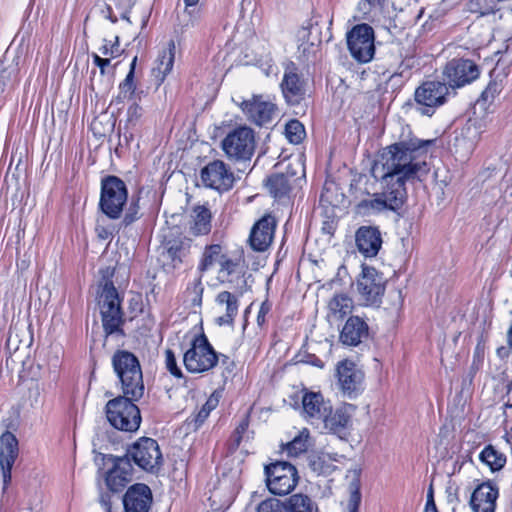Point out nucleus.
Returning a JSON list of instances; mask_svg holds the SVG:
<instances>
[{
  "instance_id": "nucleus-1",
  "label": "nucleus",
  "mask_w": 512,
  "mask_h": 512,
  "mask_svg": "<svg viewBox=\"0 0 512 512\" xmlns=\"http://www.w3.org/2000/svg\"><path fill=\"white\" fill-rule=\"evenodd\" d=\"M112 366L123 395L107 402V420L118 430L135 432L140 426L141 415L134 402L140 400L145 391L139 360L131 352L119 350L112 357Z\"/></svg>"
},
{
  "instance_id": "nucleus-2",
  "label": "nucleus",
  "mask_w": 512,
  "mask_h": 512,
  "mask_svg": "<svg viewBox=\"0 0 512 512\" xmlns=\"http://www.w3.org/2000/svg\"><path fill=\"white\" fill-rule=\"evenodd\" d=\"M432 143V140L410 138L386 147L372 167L373 177L391 186L400 184L405 188L406 181L420 179L429 172L421 154Z\"/></svg>"
},
{
  "instance_id": "nucleus-3",
  "label": "nucleus",
  "mask_w": 512,
  "mask_h": 512,
  "mask_svg": "<svg viewBox=\"0 0 512 512\" xmlns=\"http://www.w3.org/2000/svg\"><path fill=\"white\" fill-rule=\"evenodd\" d=\"M98 306L101 314L102 325L105 333L123 334V312L119 293L111 281H105L99 286Z\"/></svg>"
},
{
  "instance_id": "nucleus-4",
  "label": "nucleus",
  "mask_w": 512,
  "mask_h": 512,
  "mask_svg": "<svg viewBox=\"0 0 512 512\" xmlns=\"http://www.w3.org/2000/svg\"><path fill=\"white\" fill-rule=\"evenodd\" d=\"M255 146V133L247 126L233 129L221 141V148L226 157L236 162L250 160Z\"/></svg>"
},
{
  "instance_id": "nucleus-5",
  "label": "nucleus",
  "mask_w": 512,
  "mask_h": 512,
  "mask_svg": "<svg viewBox=\"0 0 512 512\" xmlns=\"http://www.w3.org/2000/svg\"><path fill=\"white\" fill-rule=\"evenodd\" d=\"M125 183L116 176H108L102 180L99 206L102 212L111 219H118L127 202Z\"/></svg>"
},
{
  "instance_id": "nucleus-6",
  "label": "nucleus",
  "mask_w": 512,
  "mask_h": 512,
  "mask_svg": "<svg viewBox=\"0 0 512 512\" xmlns=\"http://www.w3.org/2000/svg\"><path fill=\"white\" fill-rule=\"evenodd\" d=\"M219 356L204 334L196 336L191 347L184 353L183 363L191 373H203L212 369Z\"/></svg>"
},
{
  "instance_id": "nucleus-7",
  "label": "nucleus",
  "mask_w": 512,
  "mask_h": 512,
  "mask_svg": "<svg viewBox=\"0 0 512 512\" xmlns=\"http://www.w3.org/2000/svg\"><path fill=\"white\" fill-rule=\"evenodd\" d=\"M266 485L270 493L285 496L292 492L299 476L295 466L288 462H275L265 466Z\"/></svg>"
},
{
  "instance_id": "nucleus-8",
  "label": "nucleus",
  "mask_w": 512,
  "mask_h": 512,
  "mask_svg": "<svg viewBox=\"0 0 512 512\" xmlns=\"http://www.w3.org/2000/svg\"><path fill=\"white\" fill-rule=\"evenodd\" d=\"M449 89L445 83L440 81H425L414 93L417 110L427 116H431L436 108L446 101Z\"/></svg>"
},
{
  "instance_id": "nucleus-9",
  "label": "nucleus",
  "mask_w": 512,
  "mask_h": 512,
  "mask_svg": "<svg viewBox=\"0 0 512 512\" xmlns=\"http://www.w3.org/2000/svg\"><path fill=\"white\" fill-rule=\"evenodd\" d=\"M382 183V192L374 195L373 199L363 200L358 204V208L363 212H380L385 209L396 211L405 202L406 188L400 184L397 187L387 183Z\"/></svg>"
},
{
  "instance_id": "nucleus-10",
  "label": "nucleus",
  "mask_w": 512,
  "mask_h": 512,
  "mask_svg": "<svg viewBox=\"0 0 512 512\" xmlns=\"http://www.w3.org/2000/svg\"><path fill=\"white\" fill-rule=\"evenodd\" d=\"M136 465L148 472L157 471L163 461L162 453L156 440L142 437L127 452Z\"/></svg>"
},
{
  "instance_id": "nucleus-11",
  "label": "nucleus",
  "mask_w": 512,
  "mask_h": 512,
  "mask_svg": "<svg viewBox=\"0 0 512 512\" xmlns=\"http://www.w3.org/2000/svg\"><path fill=\"white\" fill-rule=\"evenodd\" d=\"M347 44L353 58L359 62H369L374 55V31L367 24L354 26L347 34Z\"/></svg>"
},
{
  "instance_id": "nucleus-12",
  "label": "nucleus",
  "mask_w": 512,
  "mask_h": 512,
  "mask_svg": "<svg viewBox=\"0 0 512 512\" xmlns=\"http://www.w3.org/2000/svg\"><path fill=\"white\" fill-rule=\"evenodd\" d=\"M201 181L207 188L225 192L232 188L234 174L222 160H214L201 170Z\"/></svg>"
},
{
  "instance_id": "nucleus-13",
  "label": "nucleus",
  "mask_w": 512,
  "mask_h": 512,
  "mask_svg": "<svg viewBox=\"0 0 512 512\" xmlns=\"http://www.w3.org/2000/svg\"><path fill=\"white\" fill-rule=\"evenodd\" d=\"M357 289L367 305H375L380 302L385 290L383 277L375 268L363 267L362 274L357 281Z\"/></svg>"
},
{
  "instance_id": "nucleus-14",
  "label": "nucleus",
  "mask_w": 512,
  "mask_h": 512,
  "mask_svg": "<svg viewBox=\"0 0 512 512\" xmlns=\"http://www.w3.org/2000/svg\"><path fill=\"white\" fill-rule=\"evenodd\" d=\"M240 108L249 121L259 126L269 123L276 112V105L263 95L242 101Z\"/></svg>"
},
{
  "instance_id": "nucleus-15",
  "label": "nucleus",
  "mask_w": 512,
  "mask_h": 512,
  "mask_svg": "<svg viewBox=\"0 0 512 512\" xmlns=\"http://www.w3.org/2000/svg\"><path fill=\"white\" fill-rule=\"evenodd\" d=\"M478 66L468 59H454L447 63L444 75L451 87H462L479 76Z\"/></svg>"
},
{
  "instance_id": "nucleus-16",
  "label": "nucleus",
  "mask_w": 512,
  "mask_h": 512,
  "mask_svg": "<svg viewBox=\"0 0 512 512\" xmlns=\"http://www.w3.org/2000/svg\"><path fill=\"white\" fill-rule=\"evenodd\" d=\"M18 440L14 434L9 431L3 433L0 437V467L3 478V491H5L11 481V470L18 457Z\"/></svg>"
},
{
  "instance_id": "nucleus-17",
  "label": "nucleus",
  "mask_w": 512,
  "mask_h": 512,
  "mask_svg": "<svg viewBox=\"0 0 512 512\" xmlns=\"http://www.w3.org/2000/svg\"><path fill=\"white\" fill-rule=\"evenodd\" d=\"M246 268L247 265L242 250L228 253L219 265L217 279L224 284L237 283L244 277Z\"/></svg>"
},
{
  "instance_id": "nucleus-18",
  "label": "nucleus",
  "mask_w": 512,
  "mask_h": 512,
  "mask_svg": "<svg viewBox=\"0 0 512 512\" xmlns=\"http://www.w3.org/2000/svg\"><path fill=\"white\" fill-rule=\"evenodd\" d=\"M353 410L352 405H343L335 410L330 406V411L321 419L324 429L341 439L346 438L351 427Z\"/></svg>"
},
{
  "instance_id": "nucleus-19",
  "label": "nucleus",
  "mask_w": 512,
  "mask_h": 512,
  "mask_svg": "<svg viewBox=\"0 0 512 512\" xmlns=\"http://www.w3.org/2000/svg\"><path fill=\"white\" fill-rule=\"evenodd\" d=\"M276 228V220L271 215H265L259 219L252 227L249 235V244L251 248L258 252H263L271 245Z\"/></svg>"
},
{
  "instance_id": "nucleus-20",
  "label": "nucleus",
  "mask_w": 512,
  "mask_h": 512,
  "mask_svg": "<svg viewBox=\"0 0 512 512\" xmlns=\"http://www.w3.org/2000/svg\"><path fill=\"white\" fill-rule=\"evenodd\" d=\"M151 504L152 492L142 483L130 486L123 498L125 512H149Z\"/></svg>"
},
{
  "instance_id": "nucleus-21",
  "label": "nucleus",
  "mask_w": 512,
  "mask_h": 512,
  "mask_svg": "<svg viewBox=\"0 0 512 512\" xmlns=\"http://www.w3.org/2000/svg\"><path fill=\"white\" fill-rule=\"evenodd\" d=\"M302 416L311 423L321 421L330 411V401H326L320 392L303 389Z\"/></svg>"
},
{
  "instance_id": "nucleus-22",
  "label": "nucleus",
  "mask_w": 512,
  "mask_h": 512,
  "mask_svg": "<svg viewBox=\"0 0 512 512\" xmlns=\"http://www.w3.org/2000/svg\"><path fill=\"white\" fill-rule=\"evenodd\" d=\"M358 251L366 258L375 257L381 246L382 236L377 227L361 226L355 234Z\"/></svg>"
},
{
  "instance_id": "nucleus-23",
  "label": "nucleus",
  "mask_w": 512,
  "mask_h": 512,
  "mask_svg": "<svg viewBox=\"0 0 512 512\" xmlns=\"http://www.w3.org/2000/svg\"><path fill=\"white\" fill-rule=\"evenodd\" d=\"M281 89L285 100L290 105H298L304 99V81L296 73L293 65L286 68L281 82Z\"/></svg>"
},
{
  "instance_id": "nucleus-24",
  "label": "nucleus",
  "mask_w": 512,
  "mask_h": 512,
  "mask_svg": "<svg viewBox=\"0 0 512 512\" xmlns=\"http://www.w3.org/2000/svg\"><path fill=\"white\" fill-rule=\"evenodd\" d=\"M498 494V489L490 482L477 486L470 500L473 512H495Z\"/></svg>"
},
{
  "instance_id": "nucleus-25",
  "label": "nucleus",
  "mask_w": 512,
  "mask_h": 512,
  "mask_svg": "<svg viewBox=\"0 0 512 512\" xmlns=\"http://www.w3.org/2000/svg\"><path fill=\"white\" fill-rule=\"evenodd\" d=\"M300 181L301 177L297 176L296 171L290 170L289 166L285 173L271 175L267 179L266 186L274 198H282L287 196Z\"/></svg>"
},
{
  "instance_id": "nucleus-26",
  "label": "nucleus",
  "mask_w": 512,
  "mask_h": 512,
  "mask_svg": "<svg viewBox=\"0 0 512 512\" xmlns=\"http://www.w3.org/2000/svg\"><path fill=\"white\" fill-rule=\"evenodd\" d=\"M132 480V466L129 458H118L112 469L106 475V485L109 490L118 492Z\"/></svg>"
},
{
  "instance_id": "nucleus-27",
  "label": "nucleus",
  "mask_w": 512,
  "mask_h": 512,
  "mask_svg": "<svg viewBox=\"0 0 512 512\" xmlns=\"http://www.w3.org/2000/svg\"><path fill=\"white\" fill-rule=\"evenodd\" d=\"M367 323L359 316H351L340 333V341L347 346H357L368 337Z\"/></svg>"
},
{
  "instance_id": "nucleus-28",
  "label": "nucleus",
  "mask_w": 512,
  "mask_h": 512,
  "mask_svg": "<svg viewBox=\"0 0 512 512\" xmlns=\"http://www.w3.org/2000/svg\"><path fill=\"white\" fill-rule=\"evenodd\" d=\"M338 381L343 392L351 394L359 389L363 373L350 361H342L337 366Z\"/></svg>"
},
{
  "instance_id": "nucleus-29",
  "label": "nucleus",
  "mask_w": 512,
  "mask_h": 512,
  "mask_svg": "<svg viewBox=\"0 0 512 512\" xmlns=\"http://www.w3.org/2000/svg\"><path fill=\"white\" fill-rule=\"evenodd\" d=\"M175 48L176 47L174 42L170 41L167 47L159 52L158 57L155 60V65L152 68V76L158 85L163 83L166 76L171 72L173 68Z\"/></svg>"
},
{
  "instance_id": "nucleus-30",
  "label": "nucleus",
  "mask_w": 512,
  "mask_h": 512,
  "mask_svg": "<svg viewBox=\"0 0 512 512\" xmlns=\"http://www.w3.org/2000/svg\"><path fill=\"white\" fill-rule=\"evenodd\" d=\"M189 228L193 235H206L211 230V213L205 206H196L191 213Z\"/></svg>"
},
{
  "instance_id": "nucleus-31",
  "label": "nucleus",
  "mask_w": 512,
  "mask_h": 512,
  "mask_svg": "<svg viewBox=\"0 0 512 512\" xmlns=\"http://www.w3.org/2000/svg\"><path fill=\"white\" fill-rule=\"evenodd\" d=\"M216 302L220 306H225V314L218 317V324L231 325L238 314L237 297L228 291H222L217 295Z\"/></svg>"
},
{
  "instance_id": "nucleus-32",
  "label": "nucleus",
  "mask_w": 512,
  "mask_h": 512,
  "mask_svg": "<svg viewBox=\"0 0 512 512\" xmlns=\"http://www.w3.org/2000/svg\"><path fill=\"white\" fill-rule=\"evenodd\" d=\"M385 6L386 0H361L357 10L360 18L375 23L383 18Z\"/></svg>"
},
{
  "instance_id": "nucleus-33",
  "label": "nucleus",
  "mask_w": 512,
  "mask_h": 512,
  "mask_svg": "<svg viewBox=\"0 0 512 512\" xmlns=\"http://www.w3.org/2000/svg\"><path fill=\"white\" fill-rule=\"evenodd\" d=\"M353 309V301L344 294L335 295L328 303V318L333 321L342 320Z\"/></svg>"
},
{
  "instance_id": "nucleus-34",
  "label": "nucleus",
  "mask_w": 512,
  "mask_h": 512,
  "mask_svg": "<svg viewBox=\"0 0 512 512\" xmlns=\"http://www.w3.org/2000/svg\"><path fill=\"white\" fill-rule=\"evenodd\" d=\"M479 460L492 472L500 471L506 464V456L493 445H487L479 454Z\"/></svg>"
},
{
  "instance_id": "nucleus-35",
  "label": "nucleus",
  "mask_w": 512,
  "mask_h": 512,
  "mask_svg": "<svg viewBox=\"0 0 512 512\" xmlns=\"http://www.w3.org/2000/svg\"><path fill=\"white\" fill-rule=\"evenodd\" d=\"M228 253L223 252L219 244H212L205 247L202 260L199 264L201 272L209 270L214 265H220Z\"/></svg>"
},
{
  "instance_id": "nucleus-36",
  "label": "nucleus",
  "mask_w": 512,
  "mask_h": 512,
  "mask_svg": "<svg viewBox=\"0 0 512 512\" xmlns=\"http://www.w3.org/2000/svg\"><path fill=\"white\" fill-rule=\"evenodd\" d=\"M285 512H313L312 500L304 494L298 493L290 496L282 504Z\"/></svg>"
},
{
  "instance_id": "nucleus-37",
  "label": "nucleus",
  "mask_w": 512,
  "mask_h": 512,
  "mask_svg": "<svg viewBox=\"0 0 512 512\" xmlns=\"http://www.w3.org/2000/svg\"><path fill=\"white\" fill-rule=\"evenodd\" d=\"M310 433L307 428H303L291 442L287 444V452L291 456H298L305 452L309 447Z\"/></svg>"
},
{
  "instance_id": "nucleus-38",
  "label": "nucleus",
  "mask_w": 512,
  "mask_h": 512,
  "mask_svg": "<svg viewBox=\"0 0 512 512\" xmlns=\"http://www.w3.org/2000/svg\"><path fill=\"white\" fill-rule=\"evenodd\" d=\"M285 134L290 143L298 144L304 137V126L298 120H291L286 124Z\"/></svg>"
},
{
  "instance_id": "nucleus-39",
  "label": "nucleus",
  "mask_w": 512,
  "mask_h": 512,
  "mask_svg": "<svg viewBox=\"0 0 512 512\" xmlns=\"http://www.w3.org/2000/svg\"><path fill=\"white\" fill-rule=\"evenodd\" d=\"M99 51L105 58H110V60L120 56L122 50L120 48L119 37L116 36L114 41L104 39Z\"/></svg>"
},
{
  "instance_id": "nucleus-40",
  "label": "nucleus",
  "mask_w": 512,
  "mask_h": 512,
  "mask_svg": "<svg viewBox=\"0 0 512 512\" xmlns=\"http://www.w3.org/2000/svg\"><path fill=\"white\" fill-rule=\"evenodd\" d=\"M218 405V399L210 397L207 399L202 408L198 411L195 422L196 426H200L209 416L210 412L214 410Z\"/></svg>"
},
{
  "instance_id": "nucleus-41",
  "label": "nucleus",
  "mask_w": 512,
  "mask_h": 512,
  "mask_svg": "<svg viewBox=\"0 0 512 512\" xmlns=\"http://www.w3.org/2000/svg\"><path fill=\"white\" fill-rule=\"evenodd\" d=\"M329 459L330 457L327 454L318 456L311 462L313 470L317 471L319 474L332 473V471L335 469V466L327 463Z\"/></svg>"
},
{
  "instance_id": "nucleus-42",
  "label": "nucleus",
  "mask_w": 512,
  "mask_h": 512,
  "mask_svg": "<svg viewBox=\"0 0 512 512\" xmlns=\"http://www.w3.org/2000/svg\"><path fill=\"white\" fill-rule=\"evenodd\" d=\"M199 0H184L186 5L185 12L190 16L189 22L185 26L194 27L200 19V9L196 8V4Z\"/></svg>"
},
{
  "instance_id": "nucleus-43",
  "label": "nucleus",
  "mask_w": 512,
  "mask_h": 512,
  "mask_svg": "<svg viewBox=\"0 0 512 512\" xmlns=\"http://www.w3.org/2000/svg\"><path fill=\"white\" fill-rule=\"evenodd\" d=\"M7 351L9 352V357L6 360V365H9V362L15 363L16 359H14V356L18 358V351H19V345H18V339L17 335H13L12 333H9L7 342H6Z\"/></svg>"
},
{
  "instance_id": "nucleus-44",
  "label": "nucleus",
  "mask_w": 512,
  "mask_h": 512,
  "mask_svg": "<svg viewBox=\"0 0 512 512\" xmlns=\"http://www.w3.org/2000/svg\"><path fill=\"white\" fill-rule=\"evenodd\" d=\"M165 364L167 370L175 377L181 378L182 377V371L177 366L176 358L172 350L167 349L165 351Z\"/></svg>"
},
{
  "instance_id": "nucleus-45",
  "label": "nucleus",
  "mask_w": 512,
  "mask_h": 512,
  "mask_svg": "<svg viewBox=\"0 0 512 512\" xmlns=\"http://www.w3.org/2000/svg\"><path fill=\"white\" fill-rule=\"evenodd\" d=\"M120 88V95L123 98H130L134 91H135V84H134V77L132 76V73H128L123 80V82L119 86Z\"/></svg>"
},
{
  "instance_id": "nucleus-46",
  "label": "nucleus",
  "mask_w": 512,
  "mask_h": 512,
  "mask_svg": "<svg viewBox=\"0 0 512 512\" xmlns=\"http://www.w3.org/2000/svg\"><path fill=\"white\" fill-rule=\"evenodd\" d=\"M281 506L279 500L269 498L259 503L257 512H281Z\"/></svg>"
},
{
  "instance_id": "nucleus-47",
  "label": "nucleus",
  "mask_w": 512,
  "mask_h": 512,
  "mask_svg": "<svg viewBox=\"0 0 512 512\" xmlns=\"http://www.w3.org/2000/svg\"><path fill=\"white\" fill-rule=\"evenodd\" d=\"M167 252L172 260L181 259L182 256V243L178 241L167 243Z\"/></svg>"
},
{
  "instance_id": "nucleus-48",
  "label": "nucleus",
  "mask_w": 512,
  "mask_h": 512,
  "mask_svg": "<svg viewBox=\"0 0 512 512\" xmlns=\"http://www.w3.org/2000/svg\"><path fill=\"white\" fill-rule=\"evenodd\" d=\"M93 63L99 67L100 73L102 75L107 73V69L111 66V60L110 58H102L98 54L93 53L92 54Z\"/></svg>"
},
{
  "instance_id": "nucleus-49",
  "label": "nucleus",
  "mask_w": 512,
  "mask_h": 512,
  "mask_svg": "<svg viewBox=\"0 0 512 512\" xmlns=\"http://www.w3.org/2000/svg\"><path fill=\"white\" fill-rule=\"evenodd\" d=\"M360 498V493L357 489L351 493L348 503L349 512H358Z\"/></svg>"
},
{
  "instance_id": "nucleus-50",
  "label": "nucleus",
  "mask_w": 512,
  "mask_h": 512,
  "mask_svg": "<svg viewBox=\"0 0 512 512\" xmlns=\"http://www.w3.org/2000/svg\"><path fill=\"white\" fill-rule=\"evenodd\" d=\"M129 121H137L141 116V107L137 104H133L128 108L127 111Z\"/></svg>"
},
{
  "instance_id": "nucleus-51",
  "label": "nucleus",
  "mask_w": 512,
  "mask_h": 512,
  "mask_svg": "<svg viewBox=\"0 0 512 512\" xmlns=\"http://www.w3.org/2000/svg\"><path fill=\"white\" fill-rule=\"evenodd\" d=\"M497 93V85L496 84H490L481 94V98L484 101L492 100Z\"/></svg>"
},
{
  "instance_id": "nucleus-52",
  "label": "nucleus",
  "mask_w": 512,
  "mask_h": 512,
  "mask_svg": "<svg viewBox=\"0 0 512 512\" xmlns=\"http://www.w3.org/2000/svg\"><path fill=\"white\" fill-rule=\"evenodd\" d=\"M424 512H438L434 498H433L432 489H430V491L427 495V501H426Z\"/></svg>"
},
{
  "instance_id": "nucleus-53",
  "label": "nucleus",
  "mask_w": 512,
  "mask_h": 512,
  "mask_svg": "<svg viewBox=\"0 0 512 512\" xmlns=\"http://www.w3.org/2000/svg\"><path fill=\"white\" fill-rule=\"evenodd\" d=\"M101 13L106 19H109L112 23H116L118 20V17L114 13L111 4H107L106 7L101 10Z\"/></svg>"
},
{
  "instance_id": "nucleus-54",
  "label": "nucleus",
  "mask_w": 512,
  "mask_h": 512,
  "mask_svg": "<svg viewBox=\"0 0 512 512\" xmlns=\"http://www.w3.org/2000/svg\"><path fill=\"white\" fill-rule=\"evenodd\" d=\"M248 428V423L246 421H242L235 429V442L239 445L241 441L242 434L246 432Z\"/></svg>"
},
{
  "instance_id": "nucleus-55",
  "label": "nucleus",
  "mask_w": 512,
  "mask_h": 512,
  "mask_svg": "<svg viewBox=\"0 0 512 512\" xmlns=\"http://www.w3.org/2000/svg\"><path fill=\"white\" fill-rule=\"evenodd\" d=\"M270 310V306L267 303H262L260 310L257 315V322L262 325L265 322V317Z\"/></svg>"
},
{
  "instance_id": "nucleus-56",
  "label": "nucleus",
  "mask_w": 512,
  "mask_h": 512,
  "mask_svg": "<svg viewBox=\"0 0 512 512\" xmlns=\"http://www.w3.org/2000/svg\"><path fill=\"white\" fill-rule=\"evenodd\" d=\"M193 292L198 297V303H200L201 302V296H202V293H203V287H202V283H201L200 279H196L193 282Z\"/></svg>"
},
{
  "instance_id": "nucleus-57",
  "label": "nucleus",
  "mask_w": 512,
  "mask_h": 512,
  "mask_svg": "<svg viewBox=\"0 0 512 512\" xmlns=\"http://www.w3.org/2000/svg\"><path fill=\"white\" fill-rule=\"evenodd\" d=\"M509 352H511V350L509 349V346L508 347H500L497 349V354L501 358L508 357Z\"/></svg>"
},
{
  "instance_id": "nucleus-58",
  "label": "nucleus",
  "mask_w": 512,
  "mask_h": 512,
  "mask_svg": "<svg viewBox=\"0 0 512 512\" xmlns=\"http://www.w3.org/2000/svg\"><path fill=\"white\" fill-rule=\"evenodd\" d=\"M136 214H132V213H127L124 217V223L126 225H129L131 224L132 222H134L136 220Z\"/></svg>"
},
{
  "instance_id": "nucleus-59",
  "label": "nucleus",
  "mask_w": 512,
  "mask_h": 512,
  "mask_svg": "<svg viewBox=\"0 0 512 512\" xmlns=\"http://www.w3.org/2000/svg\"><path fill=\"white\" fill-rule=\"evenodd\" d=\"M119 15L121 19L129 21V10L128 9H122L119 11Z\"/></svg>"
},
{
  "instance_id": "nucleus-60",
  "label": "nucleus",
  "mask_w": 512,
  "mask_h": 512,
  "mask_svg": "<svg viewBox=\"0 0 512 512\" xmlns=\"http://www.w3.org/2000/svg\"><path fill=\"white\" fill-rule=\"evenodd\" d=\"M137 62V56H135L130 64V70L128 73H132V76L134 77V70Z\"/></svg>"
},
{
  "instance_id": "nucleus-61",
  "label": "nucleus",
  "mask_w": 512,
  "mask_h": 512,
  "mask_svg": "<svg viewBox=\"0 0 512 512\" xmlns=\"http://www.w3.org/2000/svg\"><path fill=\"white\" fill-rule=\"evenodd\" d=\"M104 235H105V232H102V233L99 234L100 237L107 238V236H104Z\"/></svg>"
},
{
  "instance_id": "nucleus-62",
  "label": "nucleus",
  "mask_w": 512,
  "mask_h": 512,
  "mask_svg": "<svg viewBox=\"0 0 512 512\" xmlns=\"http://www.w3.org/2000/svg\"><path fill=\"white\" fill-rule=\"evenodd\" d=\"M104 235H105V232H102V233L99 234L100 237L107 238V236H104Z\"/></svg>"
},
{
  "instance_id": "nucleus-63",
  "label": "nucleus",
  "mask_w": 512,
  "mask_h": 512,
  "mask_svg": "<svg viewBox=\"0 0 512 512\" xmlns=\"http://www.w3.org/2000/svg\"><path fill=\"white\" fill-rule=\"evenodd\" d=\"M26 512H37V511H34V510H32V509H29V510H27Z\"/></svg>"
},
{
  "instance_id": "nucleus-64",
  "label": "nucleus",
  "mask_w": 512,
  "mask_h": 512,
  "mask_svg": "<svg viewBox=\"0 0 512 512\" xmlns=\"http://www.w3.org/2000/svg\"><path fill=\"white\" fill-rule=\"evenodd\" d=\"M96 125V121L92 122V127L94 128Z\"/></svg>"
}]
</instances>
